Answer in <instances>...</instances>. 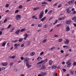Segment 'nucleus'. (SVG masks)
Returning <instances> with one entry per match:
<instances>
[{
  "instance_id": "obj_60",
  "label": "nucleus",
  "mask_w": 76,
  "mask_h": 76,
  "mask_svg": "<svg viewBox=\"0 0 76 76\" xmlns=\"http://www.w3.org/2000/svg\"><path fill=\"white\" fill-rule=\"evenodd\" d=\"M54 37H55V38H56V37H58V36L57 35H55L54 36Z\"/></svg>"
},
{
  "instance_id": "obj_48",
  "label": "nucleus",
  "mask_w": 76,
  "mask_h": 76,
  "mask_svg": "<svg viewBox=\"0 0 76 76\" xmlns=\"http://www.w3.org/2000/svg\"><path fill=\"white\" fill-rule=\"evenodd\" d=\"M48 12V10L46 9V10H45V13H47Z\"/></svg>"
},
{
  "instance_id": "obj_16",
  "label": "nucleus",
  "mask_w": 76,
  "mask_h": 76,
  "mask_svg": "<svg viewBox=\"0 0 76 76\" xmlns=\"http://www.w3.org/2000/svg\"><path fill=\"white\" fill-rule=\"evenodd\" d=\"M10 58H11V59H14L16 57V56H10Z\"/></svg>"
},
{
  "instance_id": "obj_41",
  "label": "nucleus",
  "mask_w": 76,
  "mask_h": 76,
  "mask_svg": "<svg viewBox=\"0 0 76 76\" xmlns=\"http://www.w3.org/2000/svg\"><path fill=\"white\" fill-rule=\"evenodd\" d=\"M18 41L17 40H16L15 41H13L12 42H18Z\"/></svg>"
},
{
  "instance_id": "obj_12",
  "label": "nucleus",
  "mask_w": 76,
  "mask_h": 76,
  "mask_svg": "<svg viewBox=\"0 0 76 76\" xmlns=\"http://www.w3.org/2000/svg\"><path fill=\"white\" fill-rule=\"evenodd\" d=\"M14 46L15 47H19V46H20V44L16 43L14 44Z\"/></svg>"
},
{
  "instance_id": "obj_23",
  "label": "nucleus",
  "mask_w": 76,
  "mask_h": 76,
  "mask_svg": "<svg viewBox=\"0 0 76 76\" xmlns=\"http://www.w3.org/2000/svg\"><path fill=\"white\" fill-rule=\"evenodd\" d=\"M48 4V3L47 2H44L42 3V6H44V5H43V4Z\"/></svg>"
},
{
  "instance_id": "obj_44",
  "label": "nucleus",
  "mask_w": 76,
  "mask_h": 76,
  "mask_svg": "<svg viewBox=\"0 0 76 76\" xmlns=\"http://www.w3.org/2000/svg\"><path fill=\"white\" fill-rule=\"evenodd\" d=\"M61 7V4H60L58 6V8H60V7Z\"/></svg>"
},
{
  "instance_id": "obj_57",
  "label": "nucleus",
  "mask_w": 76,
  "mask_h": 76,
  "mask_svg": "<svg viewBox=\"0 0 76 76\" xmlns=\"http://www.w3.org/2000/svg\"><path fill=\"white\" fill-rule=\"evenodd\" d=\"M37 10V8H35L34 9V10L35 11Z\"/></svg>"
},
{
  "instance_id": "obj_50",
  "label": "nucleus",
  "mask_w": 76,
  "mask_h": 76,
  "mask_svg": "<svg viewBox=\"0 0 76 76\" xmlns=\"http://www.w3.org/2000/svg\"><path fill=\"white\" fill-rule=\"evenodd\" d=\"M57 3H58L57 2L55 3V4L53 5V6H56L57 4Z\"/></svg>"
},
{
  "instance_id": "obj_36",
  "label": "nucleus",
  "mask_w": 76,
  "mask_h": 76,
  "mask_svg": "<svg viewBox=\"0 0 76 76\" xmlns=\"http://www.w3.org/2000/svg\"><path fill=\"white\" fill-rule=\"evenodd\" d=\"M42 26V24H39L38 25V27L40 28V27H41Z\"/></svg>"
},
{
  "instance_id": "obj_38",
  "label": "nucleus",
  "mask_w": 76,
  "mask_h": 76,
  "mask_svg": "<svg viewBox=\"0 0 76 76\" xmlns=\"http://www.w3.org/2000/svg\"><path fill=\"white\" fill-rule=\"evenodd\" d=\"M47 41V39H45V40H44L43 41H42V42H43V43H45V42Z\"/></svg>"
},
{
  "instance_id": "obj_9",
  "label": "nucleus",
  "mask_w": 76,
  "mask_h": 76,
  "mask_svg": "<svg viewBox=\"0 0 76 76\" xmlns=\"http://www.w3.org/2000/svg\"><path fill=\"white\" fill-rule=\"evenodd\" d=\"M26 67H28V68H29V67H31V66H32L31 65H29V63H26Z\"/></svg>"
},
{
  "instance_id": "obj_61",
  "label": "nucleus",
  "mask_w": 76,
  "mask_h": 76,
  "mask_svg": "<svg viewBox=\"0 0 76 76\" xmlns=\"http://www.w3.org/2000/svg\"><path fill=\"white\" fill-rule=\"evenodd\" d=\"M2 34V31H0V35Z\"/></svg>"
},
{
  "instance_id": "obj_28",
  "label": "nucleus",
  "mask_w": 76,
  "mask_h": 76,
  "mask_svg": "<svg viewBox=\"0 0 76 76\" xmlns=\"http://www.w3.org/2000/svg\"><path fill=\"white\" fill-rule=\"evenodd\" d=\"M13 70L15 72H17V71H18V69H17V68H14V69H13Z\"/></svg>"
},
{
  "instance_id": "obj_52",
  "label": "nucleus",
  "mask_w": 76,
  "mask_h": 76,
  "mask_svg": "<svg viewBox=\"0 0 76 76\" xmlns=\"http://www.w3.org/2000/svg\"><path fill=\"white\" fill-rule=\"evenodd\" d=\"M57 73H54L53 74V76H57Z\"/></svg>"
},
{
  "instance_id": "obj_39",
  "label": "nucleus",
  "mask_w": 76,
  "mask_h": 76,
  "mask_svg": "<svg viewBox=\"0 0 76 76\" xmlns=\"http://www.w3.org/2000/svg\"><path fill=\"white\" fill-rule=\"evenodd\" d=\"M7 20V18H6L4 20V23H5L6 21Z\"/></svg>"
},
{
  "instance_id": "obj_8",
  "label": "nucleus",
  "mask_w": 76,
  "mask_h": 76,
  "mask_svg": "<svg viewBox=\"0 0 76 76\" xmlns=\"http://www.w3.org/2000/svg\"><path fill=\"white\" fill-rule=\"evenodd\" d=\"M69 40L68 39H66V41L65 42V44H69Z\"/></svg>"
},
{
  "instance_id": "obj_55",
  "label": "nucleus",
  "mask_w": 76,
  "mask_h": 76,
  "mask_svg": "<svg viewBox=\"0 0 76 76\" xmlns=\"http://www.w3.org/2000/svg\"><path fill=\"white\" fill-rule=\"evenodd\" d=\"M18 12H19V10H17L15 11V13H18Z\"/></svg>"
},
{
  "instance_id": "obj_49",
  "label": "nucleus",
  "mask_w": 76,
  "mask_h": 76,
  "mask_svg": "<svg viewBox=\"0 0 76 76\" xmlns=\"http://www.w3.org/2000/svg\"><path fill=\"white\" fill-rule=\"evenodd\" d=\"M73 66H76V62H74L73 63Z\"/></svg>"
},
{
  "instance_id": "obj_7",
  "label": "nucleus",
  "mask_w": 76,
  "mask_h": 76,
  "mask_svg": "<svg viewBox=\"0 0 76 76\" xmlns=\"http://www.w3.org/2000/svg\"><path fill=\"white\" fill-rule=\"evenodd\" d=\"M72 22V20H66L65 22V23L66 24H70V23H71Z\"/></svg>"
},
{
  "instance_id": "obj_27",
  "label": "nucleus",
  "mask_w": 76,
  "mask_h": 76,
  "mask_svg": "<svg viewBox=\"0 0 76 76\" xmlns=\"http://www.w3.org/2000/svg\"><path fill=\"white\" fill-rule=\"evenodd\" d=\"M25 28H23L21 30L20 32H23V31H25Z\"/></svg>"
},
{
  "instance_id": "obj_46",
  "label": "nucleus",
  "mask_w": 76,
  "mask_h": 76,
  "mask_svg": "<svg viewBox=\"0 0 76 76\" xmlns=\"http://www.w3.org/2000/svg\"><path fill=\"white\" fill-rule=\"evenodd\" d=\"M76 16L72 18V20H75V19L76 18Z\"/></svg>"
},
{
  "instance_id": "obj_4",
  "label": "nucleus",
  "mask_w": 76,
  "mask_h": 76,
  "mask_svg": "<svg viewBox=\"0 0 76 76\" xmlns=\"http://www.w3.org/2000/svg\"><path fill=\"white\" fill-rule=\"evenodd\" d=\"M23 36L24 37H25L24 38V40H26V39L28 38V37L29 36L28 35V34L26 33L25 34L23 35Z\"/></svg>"
},
{
  "instance_id": "obj_22",
  "label": "nucleus",
  "mask_w": 76,
  "mask_h": 76,
  "mask_svg": "<svg viewBox=\"0 0 76 76\" xmlns=\"http://www.w3.org/2000/svg\"><path fill=\"white\" fill-rule=\"evenodd\" d=\"M52 69H56L57 68V66H52Z\"/></svg>"
},
{
  "instance_id": "obj_5",
  "label": "nucleus",
  "mask_w": 76,
  "mask_h": 76,
  "mask_svg": "<svg viewBox=\"0 0 76 76\" xmlns=\"http://www.w3.org/2000/svg\"><path fill=\"white\" fill-rule=\"evenodd\" d=\"M15 19L17 20H19V19H20V15H17Z\"/></svg>"
},
{
  "instance_id": "obj_40",
  "label": "nucleus",
  "mask_w": 76,
  "mask_h": 76,
  "mask_svg": "<svg viewBox=\"0 0 76 76\" xmlns=\"http://www.w3.org/2000/svg\"><path fill=\"white\" fill-rule=\"evenodd\" d=\"M58 41L59 42H61L62 41V39H59L58 40Z\"/></svg>"
},
{
  "instance_id": "obj_11",
  "label": "nucleus",
  "mask_w": 76,
  "mask_h": 76,
  "mask_svg": "<svg viewBox=\"0 0 76 76\" xmlns=\"http://www.w3.org/2000/svg\"><path fill=\"white\" fill-rule=\"evenodd\" d=\"M7 63H6V62L3 63L2 64V65L3 66H7Z\"/></svg>"
},
{
  "instance_id": "obj_37",
  "label": "nucleus",
  "mask_w": 76,
  "mask_h": 76,
  "mask_svg": "<svg viewBox=\"0 0 76 76\" xmlns=\"http://www.w3.org/2000/svg\"><path fill=\"white\" fill-rule=\"evenodd\" d=\"M8 6H9V4H7L5 6V7H8Z\"/></svg>"
},
{
  "instance_id": "obj_30",
  "label": "nucleus",
  "mask_w": 76,
  "mask_h": 76,
  "mask_svg": "<svg viewBox=\"0 0 76 76\" xmlns=\"http://www.w3.org/2000/svg\"><path fill=\"white\" fill-rule=\"evenodd\" d=\"M23 7V6L20 5L18 7L19 9H21V8H22Z\"/></svg>"
},
{
  "instance_id": "obj_63",
  "label": "nucleus",
  "mask_w": 76,
  "mask_h": 76,
  "mask_svg": "<svg viewBox=\"0 0 76 76\" xmlns=\"http://www.w3.org/2000/svg\"><path fill=\"white\" fill-rule=\"evenodd\" d=\"M57 22H58V20H56L55 21V23H56Z\"/></svg>"
},
{
  "instance_id": "obj_6",
  "label": "nucleus",
  "mask_w": 76,
  "mask_h": 76,
  "mask_svg": "<svg viewBox=\"0 0 76 76\" xmlns=\"http://www.w3.org/2000/svg\"><path fill=\"white\" fill-rule=\"evenodd\" d=\"M74 2V0H72L71 1H69L68 2V4H72Z\"/></svg>"
},
{
  "instance_id": "obj_19",
  "label": "nucleus",
  "mask_w": 76,
  "mask_h": 76,
  "mask_svg": "<svg viewBox=\"0 0 76 76\" xmlns=\"http://www.w3.org/2000/svg\"><path fill=\"white\" fill-rule=\"evenodd\" d=\"M52 64H53V61L51 60H50L49 62V65L51 66V65H52Z\"/></svg>"
},
{
  "instance_id": "obj_34",
  "label": "nucleus",
  "mask_w": 76,
  "mask_h": 76,
  "mask_svg": "<svg viewBox=\"0 0 76 76\" xmlns=\"http://www.w3.org/2000/svg\"><path fill=\"white\" fill-rule=\"evenodd\" d=\"M22 40H23V39H22V38H21V39H20L19 40V42H22Z\"/></svg>"
},
{
  "instance_id": "obj_26",
  "label": "nucleus",
  "mask_w": 76,
  "mask_h": 76,
  "mask_svg": "<svg viewBox=\"0 0 76 76\" xmlns=\"http://www.w3.org/2000/svg\"><path fill=\"white\" fill-rule=\"evenodd\" d=\"M71 65V63H69V64H68L67 65V67H70V65Z\"/></svg>"
},
{
  "instance_id": "obj_54",
  "label": "nucleus",
  "mask_w": 76,
  "mask_h": 76,
  "mask_svg": "<svg viewBox=\"0 0 76 76\" xmlns=\"http://www.w3.org/2000/svg\"><path fill=\"white\" fill-rule=\"evenodd\" d=\"M21 60H23L24 59V58L23 57H21L20 58Z\"/></svg>"
},
{
  "instance_id": "obj_35",
  "label": "nucleus",
  "mask_w": 76,
  "mask_h": 76,
  "mask_svg": "<svg viewBox=\"0 0 76 76\" xmlns=\"http://www.w3.org/2000/svg\"><path fill=\"white\" fill-rule=\"evenodd\" d=\"M43 28H47V25L46 24L44 26Z\"/></svg>"
},
{
  "instance_id": "obj_14",
  "label": "nucleus",
  "mask_w": 76,
  "mask_h": 76,
  "mask_svg": "<svg viewBox=\"0 0 76 76\" xmlns=\"http://www.w3.org/2000/svg\"><path fill=\"white\" fill-rule=\"evenodd\" d=\"M30 56H34L35 55V52H31L30 53Z\"/></svg>"
},
{
  "instance_id": "obj_20",
  "label": "nucleus",
  "mask_w": 76,
  "mask_h": 76,
  "mask_svg": "<svg viewBox=\"0 0 76 76\" xmlns=\"http://www.w3.org/2000/svg\"><path fill=\"white\" fill-rule=\"evenodd\" d=\"M20 30H18L15 32V34H19V32H20Z\"/></svg>"
},
{
  "instance_id": "obj_43",
  "label": "nucleus",
  "mask_w": 76,
  "mask_h": 76,
  "mask_svg": "<svg viewBox=\"0 0 76 76\" xmlns=\"http://www.w3.org/2000/svg\"><path fill=\"white\" fill-rule=\"evenodd\" d=\"M48 61V60L46 59L45 60H44V62L45 63H47Z\"/></svg>"
},
{
  "instance_id": "obj_47",
  "label": "nucleus",
  "mask_w": 76,
  "mask_h": 76,
  "mask_svg": "<svg viewBox=\"0 0 76 76\" xmlns=\"http://www.w3.org/2000/svg\"><path fill=\"white\" fill-rule=\"evenodd\" d=\"M69 63H70V61H69L66 62V64H69Z\"/></svg>"
},
{
  "instance_id": "obj_25",
  "label": "nucleus",
  "mask_w": 76,
  "mask_h": 76,
  "mask_svg": "<svg viewBox=\"0 0 76 76\" xmlns=\"http://www.w3.org/2000/svg\"><path fill=\"white\" fill-rule=\"evenodd\" d=\"M41 59H42L41 57H39L37 58V60H38V61H40V60H41Z\"/></svg>"
},
{
  "instance_id": "obj_51",
  "label": "nucleus",
  "mask_w": 76,
  "mask_h": 76,
  "mask_svg": "<svg viewBox=\"0 0 76 76\" xmlns=\"http://www.w3.org/2000/svg\"><path fill=\"white\" fill-rule=\"evenodd\" d=\"M24 44H22L21 45V47H24Z\"/></svg>"
},
{
  "instance_id": "obj_2",
  "label": "nucleus",
  "mask_w": 76,
  "mask_h": 76,
  "mask_svg": "<svg viewBox=\"0 0 76 76\" xmlns=\"http://www.w3.org/2000/svg\"><path fill=\"white\" fill-rule=\"evenodd\" d=\"M29 60V59L28 58H26L24 59V63H28V61Z\"/></svg>"
},
{
  "instance_id": "obj_21",
  "label": "nucleus",
  "mask_w": 76,
  "mask_h": 76,
  "mask_svg": "<svg viewBox=\"0 0 76 76\" xmlns=\"http://www.w3.org/2000/svg\"><path fill=\"white\" fill-rule=\"evenodd\" d=\"M41 75H42V76H43L44 75H46V73L45 72H42Z\"/></svg>"
},
{
  "instance_id": "obj_18",
  "label": "nucleus",
  "mask_w": 76,
  "mask_h": 76,
  "mask_svg": "<svg viewBox=\"0 0 76 76\" xmlns=\"http://www.w3.org/2000/svg\"><path fill=\"white\" fill-rule=\"evenodd\" d=\"M45 19H46V17H45L42 18L40 20L42 22V21H44V20H45Z\"/></svg>"
},
{
  "instance_id": "obj_32",
  "label": "nucleus",
  "mask_w": 76,
  "mask_h": 76,
  "mask_svg": "<svg viewBox=\"0 0 76 76\" xmlns=\"http://www.w3.org/2000/svg\"><path fill=\"white\" fill-rule=\"evenodd\" d=\"M11 24H10L8 25V26L7 27V28L9 29V28H10V27L11 26Z\"/></svg>"
},
{
  "instance_id": "obj_56",
  "label": "nucleus",
  "mask_w": 76,
  "mask_h": 76,
  "mask_svg": "<svg viewBox=\"0 0 76 76\" xmlns=\"http://www.w3.org/2000/svg\"><path fill=\"white\" fill-rule=\"evenodd\" d=\"M61 53H64V51L63 50H62L61 51Z\"/></svg>"
},
{
  "instance_id": "obj_17",
  "label": "nucleus",
  "mask_w": 76,
  "mask_h": 76,
  "mask_svg": "<svg viewBox=\"0 0 76 76\" xmlns=\"http://www.w3.org/2000/svg\"><path fill=\"white\" fill-rule=\"evenodd\" d=\"M7 42H4L2 43V47H4V46H5L6 45V44Z\"/></svg>"
},
{
  "instance_id": "obj_1",
  "label": "nucleus",
  "mask_w": 76,
  "mask_h": 76,
  "mask_svg": "<svg viewBox=\"0 0 76 76\" xmlns=\"http://www.w3.org/2000/svg\"><path fill=\"white\" fill-rule=\"evenodd\" d=\"M42 62H43V61H42L40 62H39L37 63V64H39V68L40 70L45 69V66L43 65V64H42Z\"/></svg>"
},
{
  "instance_id": "obj_42",
  "label": "nucleus",
  "mask_w": 76,
  "mask_h": 76,
  "mask_svg": "<svg viewBox=\"0 0 76 76\" xmlns=\"http://www.w3.org/2000/svg\"><path fill=\"white\" fill-rule=\"evenodd\" d=\"M76 13V11H74L72 12V14H73V15H75V14Z\"/></svg>"
},
{
  "instance_id": "obj_31",
  "label": "nucleus",
  "mask_w": 76,
  "mask_h": 76,
  "mask_svg": "<svg viewBox=\"0 0 76 76\" xmlns=\"http://www.w3.org/2000/svg\"><path fill=\"white\" fill-rule=\"evenodd\" d=\"M13 62H11L10 64V66H12V65H13Z\"/></svg>"
},
{
  "instance_id": "obj_53",
  "label": "nucleus",
  "mask_w": 76,
  "mask_h": 76,
  "mask_svg": "<svg viewBox=\"0 0 76 76\" xmlns=\"http://www.w3.org/2000/svg\"><path fill=\"white\" fill-rule=\"evenodd\" d=\"M53 12V10H51L48 13H49L50 14L51 13V12Z\"/></svg>"
},
{
  "instance_id": "obj_58",
  "label": "nucleus",
  "mask_w": 76,
  "mask_h": 76,
  "mask_svg": "<svg viewBox=\"0 0 76 76\" xmlns=\"http://www.w3.org/2000/svg\"><path fill=\"white\" fill-rule=\"evenodd\" d=\"M14 30V29L13 28L12 30H11L10 31V32H13V31Z\"/></svg>"
},
{
  "instance_id": "obj_15",
  "label": "nucleus",
  "mask_w": 76,
  "mask_h": 76,
  "mask_svg": "<svg viewBox=\"0 0 76 76\" xmlns=\"http://www.w3.org/2000/svg\"><path fill=\"white\" fill-rule=\"evenodd\" d=\"M64 19H65V17H63V18H58V20H64Z\"/></svg>"
},
{
  "instance_id": "obj_13",
  "label": "nucleus",
  "mask_w": 76,
  "mask_h": 76,
  "mask_svg": "<svg viewBox=\"0 0 76 76\" xmlns=\"http://www.w3.org/2000/svg\"><path fill=\"white\" fill-rule=\"evenodd\" d=\"M66 31H67L68 32L69 31H70V27H69V26L66 27Z\"/></svg>"
},
{
  "instance_id": "obj_59",
  "label": "nucleus",
  "mask_w": 76,
  "mask_h": 76,
  "mask_svg": "<svg viewBox=\"0 0 76 76\" xmlns=\"http://www.w3.org/2000/svg\"><path fill=\"white\" fill-rule=\"evenodd\" d=\"M44 54V52H42L41 53H40V55H42Z\"/></svg>"
},
{
  "instance_id": "obj_62",
  "label": "nucleus",
  "mask_w": 76,
  "mask_h": 76,
  "mask_svg": "<svg viewBox=\"0 0 76 76\" xmlns=\"http://www.w3.org/2000/svg\"><path fill=\"white\" fill-rule=\"evenodd\" d=\"M53 19V18H50L49 19V20H52V19Z\"/></svg>"
},
{
  "instance_id": "obj_10",
  "label": "nucleus",
  "mask_w": 76,
  "mask_h": 76,
  "mask_svg": "<svg viewBox=\"0 0 76 76\" xmlns=\"http://www.w3.org/2000/svg\"><path fill=\"white\" fill-rule=\"evenodd\" d=\"M66 11L67 13H70L71 11L70 10V8L69 7L68 9H67Z\"/></svg>"
},
{
  "instance_id": "obj_24",
  "label": "nucleus",
  "mask_w": 76,
  "mask_h": 76,
  "mask_svg": "<svg viewBox=\"0 0 76 76\" xmlns=\"http://www.w3.org/2000/svg\"><path fill=\"white\" fill-rule=\"evenodd\" d=\"M70 73L72 75H73V74H74V70H72V71H71L70 72Z\"/></svg>"
},
{
  "instance_id": "obj_29",
  "label": "nucleus",
  "mask_w": 76,
  "mask_h": 76,
  "mask_svg": "<svg viewBox=\"0 0 76 76\" xmlns=\"http://www.w3.org/2000/svg\"><path fill=\"white\" fill-rule=\"evenodd\" d=\"M62 26V24H58L56 26Z\"/></svg>"
},
{
  "instance_id": "obj_64",
  "label": "nucleus",
  "mask_w": 76,
  "mask_h": 76,
  "mask_svg": "<svg viewBox=\"0 0 76 76\" xmlns=\"http://www.w3.org/2000/svg\"><path fill=\"white\" fill-rule=\"evenodd\" d=\"M38 76H42L41 74H39V75H38Z\"/></svg>"
},
{
  "instance_id": "obj_3",
  "label": "nucleus",
  "mask_w": 76,
  "mask_h": 76,
  "mask_svg": "<svg viewBox=\"0 0 76 76\" xmlns=\"http://www.w3.org/2000/svg\"><path fill=\"white\" fill-rule=\"evenodd\" d=\"M43 15H44V11H42L41 13L39 15V18L41 19L43 17Z\"/></svg>"
},
{
  "instance_id": "obj_33",
  "label": "nucleus",
  "mask_w": 76,
  "mask_h": 76,
  "mask_svg": "<svg viewBox=\"0 0 76 76\" xmlns=\"http://www.w3.org/2000/svg\"><path fill=\"white\" fill-rule=\"evenodd\" d=\"M54 48H55V47H53L52 48H51L50 49V51H51L52 50H53Z\"/></svg>"
},
{
  "instance_id": "obj_45",
  "label": "nucleus",
  "mask_w": 76,
  "mask_h": 76,
  "mask_svg": "<svg viewBox=\"0 0 76 76\" xmlns=\"http://www.w3.org/2000/svg\"><path fill=\"white\" fill-rule=\"evenodd\" d=\"M62 70H63V72H65L66 71V69H62Z\"/></svg>"
}]
</instances>
